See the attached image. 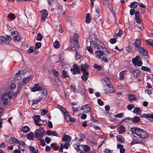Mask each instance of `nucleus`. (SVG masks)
Instances as JSON below:
<instances>
[{"label":"nucleus","mask_w":153,"mask_h":153,"mask_svg":"<svg viewBox=\"0 0 153 153\" xmlns=\"http://www.w3.org/2000/svg\"><path fill=\"white\" fill-rule=\"evenodd\" d=\"M131 131L133 134L143 139H146L148 137V134L146 131L137 127L131 128Z\"/></svg>","instance_id":"nucleus-1"},{"label":"nucleus","mask_w":153,"mask_h":153,"mask_svg":"<svg viewBox=\"0 0 153 153\" xmlns=\"http://www.w3.org/2000/svg\"><path fill=\"white\" fill-rule=\"evenodd\" d=\"M11 92H8L5 93L2 97L1 101L4 105H7L10 102L12 98V94Z\"/></svg>","instance_id":"nucleus-2"},{"label":"nucleus","mask_w":153,"mask_h":153,"mask_svg":"<svg viewBox=\"0 0 153 153\" xmlns=\"http://www.w3.org/2000/svg\"><path fill=\"white\" fill-rule=\"evenodd\" d=\"M44 133V129L43 127H41L39 129H36L35 132V136L37 140L41 138Z\"/></svg>","instance_id":"nucleus-3"},{"label":"nucleus","mask_w":153,"mask_h":153,"mask_svg":"<svg viewBox=\"0 0 153 153\" xmlns=\"http://www.w3.org/2000/svg\"><path fill=\"white\" fill-rule=\"evenodd\" d=\"M132 61L134 65H135L136 62H137V65L138 67L141 66L143 65V62L141 61V59L139 56H137L135 58H133Z\"/></svg>","instance_id":"nucleus-4"},{"label":"nucleus","mask_w":153,"mask_h":153,"mask_svg":"<svg viewBox=\"0 0 153 153\" xmlns=\"http://www.w3.org/2000/svg\"><path fill=\"white\" fill-rule=\"evenodd\" d=\"M11 33L14 40L17 41H19L20 39V35L17 31H11Z\"/></svg>","instance_id":"nucleus-5"},{"label":"nucleus","mask_w":153,"mask_h":153,"mask_svg":"<svg viewBox=\"0 0 153 153\" xmlns=\"http://www.w3.org/2000/svg\"><path fill=\"white\" fill-rule=\"evenodd\" d=\"M33 118L34 123L36 126H41V124L39 123V122L41 120L39 115H35L33 116Z\"/></svg>","instance_id":"nucleus-6"},{"label":"nucleus","mask_w":153,"mask_h":153,"mask_svg":"<svg viewBox=\"0 0 153 153\" xmlns=\"http://www.w3.org/2000/svg\"><path fill=\"white\" fill-rule=\"evenodd\" d=\"M40 12L42 13L41 17V20L42 22H45V19L46 18L48 15V13L47 11L45 10H43Z\"/></svg>","instance_id":"nucleus-7"},{"label":"nucleus","mask_w":153,"mask_h":153,"mask_svg":"<svg viewBox=\"0 0 153 153\" xmlns=\"http://www.w3.org/2000/svg\"><path fill=\"white\" fill-rule=\"evenodd\" d=\"M114 91V89L111 85L107 84V86L105 91L108 94H111L113 93Z\"/></svg>","instance_id":"nucleus-8"},{"label":"nucleus","mask_w":153,"mask_h":153,"mask_svg":"<svg viewBox=\"0 0 153 153\" xmlns=\"http://www.w3.org/2000/svg\"><path fill=\"white\" fill-rule=\"evenodd\" d=\"M62 140L65 142V143H69L71 140V137L68 135H65L62 139Z\"/></svg>","instance_id":"nucleus-9"},{"label":"nucleus","mask_w":153,"mask_h":153,"mask_svg":"<svg viewBox=\"0 0 153 153\" xmlns=\"http://www.w3.org/2000/svg\"><path fill=\"white\" fill-rule=\"evenodd\" d=\"M42 90V87L39 86V83L35 84L33 88L31 89V91L35 92L37 91H40Z\"/></svg>","instance_id":"nucleus-10"},{"label":"nucleus","mask_w":153,"mask_h":153,"mask_svg":"<svg viewBox=\"0 0 153 153\" xmlns=\"http://www.w3.org/2000/svg\"><path fill=\"white\" fill-rule=\"evenodd\" d=\"M80 67L81 68V70L82 72L87 71V70H88V68H90L89 65L87 64H85L84 65H81Z\"/></svg>","instance_id":"nucleus-11"},{"label":"nucleus","mask_w":153,"mask_h":153,"mask_svg":"<svg viewBox=\"0 0 153 153\" xmlns=\"http://www.w3.org/2000/svg\"><path fill=\"white\" fill-rule=\"evenodd\" d=\"M95 53L96 54L97 58L99 59L103 55L105 54L104 52L100 50L96 51L95 52Z\"/></svg>","instance_id":"nucleus-12"},{"label":"nucleus","mask_w":153,"mask_h":153,"mask_svg":"<svg viewBox=\"0 0 153 153\" xmlns=\"http://www.w3.org/2000/svg\"><path fill=\"white\" fill-rule=\"evenodd\" d=\"M91 46L93 48H97L98 50H99L101 47L100 45H98L96 42L95 41H91L90 42Z\"/></svg>","instance_id":"nucleus-13"},{"label":"nucleus","mask_w":153,"mask_h":153,"mask_svg":"<svg viewBox=\"0 0 153 153\" xmlns=\"http://www.w3.org/2000/svg\"><path fill=\"white\" fill-rule=\"evenodd\" d=\"M69 113H68L67 115H64V118L67 122H74L75 120L73 118H71V116L69 115Z\"/></svg>","instance_id":"nucleus-14"},{"label":"nucleus","mask_w":153,"mask_h":153,"mask_svg":"<svg viewBox=\"0 0 153 153\" xmlns=\"http://www.w3.org/2000/svg\"><path fill=\"white\" fill-rule=\"evenodd\" d=\"M100 10L99 8H96V11L93 14L95 20L97 19L98 17L100 16Z\"/></svg>","instance_id":"nucleus-15"},{"label":"nucleus","mask_w":153,"mask_h":153,"mask_svg":"<svg viewBox=\"0 0 153 153\" xmlns=\"http://www.w3.org/2000/svg\"><path fill=\"white\" fill-rule=\"evenodd\" d=\"M78 38L79 36L78 34L77 33H74V35L73 43L76 44V46H77L78 45V42L77 41L78 39Z\"/></svg>","instance_id":"nucleus-16"},{"label":"nucleus","mask_w":153,"mask_h":153,"mask_svg":"<svg viewBox=\"0 0 153 153\" xmlns=\"http://www.w3.org/2000/svg\"><path fill=\"white\" fill-rule=\"evenodd\" d=\"M138 50L141 54L146 56L148 53L147 51L142 47H140Z\"/></svg>","instance_id":"nucleus-17"},{"label":"nucleus","mask_w":153,"mask_h":153,"mask_svg":"<svg viewBox=\"0 0 153 153\" xmlns=\"http://www.w3.org/2000/svg\"><path fill=\"white\" fill-rule=\"evenodd\" d=\"M46 134L48 136L52 135L53 136H58V134L56 133V131H52L49 130H48L46 131Z\"/></svg>","instance_id":"nucleus-18"},{"label":"nucleus","mask_w":153,"mask_h":153,"mask_svg":"<svg viewBox=\"0 0 153 153\" xmlns=\"http://www.w3.org/2000/svg\"><path fill=\"white\" fill-rule=\"evenodd\" d=\"M140 70L136 69L132 72V74L134 78H137L140 75Z\"/></svg>","instance_id":"nucleus-19"},{"label":"nucleus","mask_w":153,"mask_h":153,"mask_svg":"<svg viewBox=\"0 0 153 153\" xmlns=\"http://www.w3.org/2000/svg\"><path fill=\"white\" fill-rule=\"evenodd\" d=\"M81 109L82 110H84V113H87L88 112L90 111V108L87 106V105H85L81 108Z\"/></svg>","instance_id":"nucleus-20"},{"label":"nucleus","mask_w":153,"mask_h":153,"mask_svg":"<svg viewBox=\"0 0 153 153\" xmlns=\"http://www.w3.org/2000/svg\"><path fill=\"white\" fill-rule=\"evenodd\" d=\"M11 140L13 143H25L22 140L18 141V140L14 137H12L11 138Z\"/></svg>","instance_id":"nucleus-21"},{"label":"nucleus","mask_w":153,"mask_h":153,"mask_svg":"<svg viewBox=\"0 0 153 153\" xmlns=\"http://www.w3.org/2000/svg\"><path fill=\"white\" fill-rule=\"evenodd\" d=\"M83 73L82 76V78L83 80L86 81L87 80L88 76V71H85Z\"/></svg>","instance_id":"nucleus-22"},{"label":"nucleus","mask_w":153,"mask_h":153,"mask_svg":"<svg viewBox=\"0 0 153 153\" xmlns=\"http://www.w3.org/2000/svg\"><path fill=\"white\" fill-rule=\"evenodd\" d=\"M139 5L140 7V10L141 12L144 13L146 12V6L142 3H139Z\"/></svg>","instance_id":"nucleus-23"},{"label":"nucleus","mask_w":153,"mask_h":153,"mask_svg":"<svg viewBox=\"0 0 153 153\" xmlns=\"http://www.w3.org/2000/svg\"><path fill=\"white\" fill-rule=\"evenodd\" d=\"M131 120L132 122L134 123H136L139 122L140 120V118L139 117L136 116L133 118H132Z\"/></svg>","instance_id":"nucleus-24"},{"label":"nucleus","mask_w":153,"mask_h":153,"mask_svg":"<svg viewBox=\"0 0 153 153\" xmlns=\"http://www.w3.org/2000/svg\"><path fill=\"white\" fill-rule=\"evenodd\" d=\"M117 147L118 149H120V153H124L125 151V149L123 148V146L121 144H118Z\"/></svg>","instance_id":"nucleus-25"},{"label":"nucleus","mask_w":153,"mask_h":153,"mask_svg":"<svg viewBox=\"0 0 153 153\" xmlns=\"http://www.w3.org/2000/svg\"><path fill=\"white\" fill-rule=\"evenodd\" d=\"M129 100L130 101H132L134 100L137 98L136 95L134 94H128Z\"/></svg>","instance_id":"nucleus-26"},{"label":"nucleus","mask_w":153,"mask_h":153,"mask_svg":"<svg viewBox=\"0 0 153 153\" xmlns=\"http://www.w3.org/2000/svg\"><path fill=\"white\" fill-rule=\"evenodd\" d=\"M30 76H28L26 77H25V78H24L23 80V82L21 83H20V85H22L23 84V83L24 84H26L30 80Z\"/></svg>","instance_id":"nucleus-27"},{"label":"nucleus","mask_w":153,"mask_h":153,"mask_svg":"<svg viewBox=\"0 0 153 153\" xmlns=\"http://www.w3.org/2000/svg\"><path fill=\"white\" fill-rule=\"evenodd\" d=\"M62 77L64 78H69V76L68 75V72L65 71L63 70L62 71Z\"/></svg>","instance_id":"nucleus-28"},{"label":"nucleus","mask_w":153,"mask_h":153,"mask_svg":"<svg viewBox=\"0 0 153 153\" xmlns=\"http://www.w3.org/2000/svg\"><path fill=\"white\" fill-rule=\"evenodd\" d=\"M118 141L121 143L124 142L125 139L123 137L121 136H118L116 137Z\"/></svg>","instance_id":"nucleus-29"},{"label":"nucleus","mask_w":153,"mask_h":153,"mask_svg":"<svg viewBox=\"0 0 153 153\" xmlns=\"http://www.w3.org/2000/svg\"><path fill=\"white\" fill-rule=\"evenodd\" d=\"M126 71L123 70L120 72L119 74V79L120 80H123L124 78V75L125 74L126 72Z\"/></svg>","instance_id":"nucleus-30"},{"label":"nucleus","mask_w":153,"mask_h":153,"mask_svg":"<svg viewBox=\"0 0 153 153\" xmlns=\"http://www.w3.org/2000/svg\"><path fill=\"white\" fill-rule=\"evenodd\" d=\"M26 72L25 70H21L19 71L15 75L16 77H18L17 76L20 75V76H21L22 74L24 75Z\"/></svg>","instance_id":"nucleus-31"},{"label":"nucleus","mask_w":153,"mask_h":153,"mask_svg":"<svg viewBox=\"0 0 153 153\" xmlns=\"http://www.w3.org/2000/svg\"><path fill=\"white\" fill-rule=\"evenodd\" d=\"M73 67L75 71H76V73L78 74H79L80 72V68L76 64H74L73 65Z\"/></svg>","instance_id":"nucleus-32"},{"label":"nucleus","mask_w":153,"mask_h":153,"mask_svg":"<svg viewBox=\"0 0 153 153\" xmlns=\"http://www.w3.org/2000/svg\"><path fill=\"white\" fill-rule=\"evenodd\" d=\"M138 3L136 1H134L131 3L130 5V7L133 9L137 7L138 6Z\"/></svg>","instance_id":"nucleus-33"},{"label":"nucleus","mask_w":153,"mask_h":153,"mask_svg":"<svg viewBox=\"0 0 153 153\" xmlns=\"http://www.w3.org/2000/svg\"><path fill=\"white\" fill-rule=\"evenodd\" d=\"M42 100V97L39 98L38 99L36 100H32V105L37 104L38 102H40Z\"/></svg>","instance_id":"nucleus-34"},{"label":"nucleus","mask_w":153,"mask_h":153,"mask_svg":"<svg viewBox=\"0 0 153 153\" xmlns=\"http://www.w3.org/2000/svg\"><path fill=\"white\" fill-rule=\"evenodd\" d=\"M60 109L62 113L64 115H68V112L66 111L65 108L62 107H60Z\"/></svg>","instance_id":"nucleus-35"},{"label":"nucleus","mask_w":153,"mask_h":153,"mask_svg":"<svg viewBox=\"0 0 153 153\" xmlns=\"http://www.w3.org/2000/svg\"><path fill=\"white\" fill-rule=\"evenodd\" d=\"M27 137L28 139L31 140L33 139L34 137V134L33 133L31 132L27 135Z\"/></svg>","instance_id":"nucleus-36"},{"label":"nucleus","mask_w":153,"mask_h":153,"mask_svg":"<svg viewBox=\"0 0 153 153\" xmlns=\"http://www.w3.org/2000/svg\"><path fill=\"white\" fill-rule=\"evenodd\" d=\"M140 40L137 39L134 43V46L136 47H138L141 45Z\"/></svg>","instance_id":"nucleus-37"},{"label":"nucleus","mask_w":153,"mask_h":153,"mask_svg":"<svg viewBox=\"0 0 153 153\" xmlns=\"http://www.w3.org/2000/svg\"><path fill=\"white\" fill-rule=\"evenodd\" d=\"M133 112L134 113H137L140 114L141 113V109L139 107H136L134 108Z\"/></svg>","instance_id":"nucleus-38"},{"label":"nucleus","mask_w":153,"mask_h":153,"mask_svg":"<svg viewBox=\"0 0 153 153\" xmlns=\"http://www.w3.org/2000/svg\"><path fill=\"white\" fill-rule=\"evenodd\" d=\"M83 145H77L76 144V146H75V148L76 150H78L79 151H81L82 149H83Z\"/></svg>","instance_id":"nucleus-39"},{"label":"nucleus","mask_w":153,"mask_h":153,"mask_svg":"<svg viewBox=\"0 0 153 153\" xmlns=\"http://www.w3.org/2000/svg\"><path fill=\"white\" fill-rule=\"evenodd\" d=\"M22 131L25 133H27L30 131L29 128L28 126H25L22 128Z\"/></svg>","instance_id":"nucleus-40"},{"label":"nucleus","mask_w":153,"mask_h":153,"mask_svg":"<svg viewBox=\"0 0 153 153\" xmlns=\"http://www.w3.org/2000/svg\"><path fill=\"white\" fill-rule=\"evenodd\" d=\"M91 20V18L89 13H87L86 16L85 22L87 23H89L90 22Z\"/></svg>","instance_id":"nucleus-41"},{"label":"nucleus","mask_w":153,"mask_h":153,"mask_svg":"<svg viewBox=\"0 0 153 153\" xmlns=\"http://www.w3.org/2000/svg\"><path fill=\"white\" fill-rule=\"evenodd\" d=\"M151 114H141L140 115V117L142 118H143L145 117V118L147 119L149 118L150 120L151 116Z\"/></svg>","instance_id":"nucleus-42"},{"label":"nucleus","mask_w":153,"mask_h":153,"mask_svg":"<svg viewBox=\"0 0 153 153\" xmlns=\"http://www.w3.org/2000/svg\"><path fill=\"white\" fill-rule=\"evenodd\" d=\"M51 72L53 74V76L56 77L59 75V72L54 69L52 70Z\"/></svg>","instance_id":"nucleus-43"},{"label":"nucleus","mask_w":153,"mask_h":153,"mask_svg":"<svg viewBox=\"0 0 153 153\" xmlns=\"http://www.w3.org/2000/svg\"><path fill=\"white\" fill-rule=\"evenodd\" d=\"M120 130L119 131L120 134L122 133L125 131V129L124 126H121L120 127Z\"/></svg>","instance_id":"nucleus-44"},{"label":"nucleus","mask_w":153,"mask_h":153,"mask_svg":"<svg viewBox=\"0 0 153 153\" xmlns=\"http://www.w3.org/2000/svg\"><path fill=\"white\" fill-rule=\"evenodd\" d=\"M141 69L143 71H146L150 72L151 71L150 69L149 68L145 66H142Z\"/></svg>","instance_id":"nucleus-45"},{"label":"nucleus","mask_w":153,"mask_h":153,"mask_svg":"<svg viewBox=\"0 0 153 153\" xmlns=\"http://www.w3.org/2000/svg\"><path fill=\"white\" fill-rule=\"evenodd\" d=\"M70 87L71 88V90L73 91V92L74 93H77V91L76 89V87L73 85V84H72L70 86Z\"/></svg>","instance_id":"nucleus-46"},{"label":"nucleus","mask_w":153,"mask_h":153,"mask_svg":"<svg viewBox=\"0 0 153 153\" xmlns=\"http://www.w3.org/2000/svg\"><path fill=\"white\" fill-rule=\"evenodd\" d=\"M146 42L147 44L153 47V40L152 39H149L146 40Z\"/></svg>","instance_id":"nucleus-47"},{"label":"nucleus","mask_w":153,"mask_h":153,"mask_svg":"<svg viewBox=\"0 0 153 153\" xmlns=\"http://www.w3.org/2000/svg\"><path fill=\"white\" fill-rule=\"evenodd\" d=\"M100 47H101V48L102 50L105 49L106 52H108V53H110L108 50L104 47L105 46L104 45L103 43H101L100 44Z\"/></svg>","instance_id":"nucleus-48"},{"label":"nucleus","mask_w":153,"mask_h":153,"mask_svg":"<svg viewBox=\"0 0 153 153\" xmlns=\"http://www.w3.org/2000/svg\"><path fill=\"white\" fill-rule=\"evenodd\" d=\"M8 18H10L11 20H13L16 18L15 15L12 13H10L7 16Z\"/></svg>","instance_id":"nucleus-49"},{"label":"nucleus","mask_w":153,"mask_h":153,"mask_svg":"<svg viewBox=\"0 0 153 153\" xmlns=\"http://www.w3.org/2000/svg\"><path fill=\"white\" fill-rule=\"evenodd\" d=\"M42 44L41 42H37L36 43L35 45V49H38L40 48Z\"/></svg>","instance_id":"nucleus-50"},{"label":"nucleus","mask_w":153,"mask_h":153,"mask_svg":"<svg viewBox=\"0 0 153 153\" xmlns=\"http://www.w3.org/2000/svg\"><path fill=\"white\" fill-rule=\"evenodd\" d=\"M83 149L85 151L88 152L90 150V147L87 145H83Z\"/></svg>","instance_id":"nucleus-51"},{"label":"nucleus","mask_w":153,"mask_h":153,"mask_svg":"<svg viewBox=\"0 0 153 153\" xmlns=\"http://www.w3.org/2000/svg\"><path fill=\"white\" fill-rule=\"evenodd\" d=\"M53 45L54 47L57 48H59L60 46L59 43L57 41H55Z\"/></svg>","instance_id":"nucleus-52"},{"label":"nucleus","mask_w":153,"mask_h":153,"mask_svg":"<svg viewBox=\"0 0 153 153\" xmlns=\"http://www.w3.org/2000/svg\"><path fill=\"white\" fill-rule=\"evenodd\" d=\"M134 107V105L133 104H129L127 106V109L129 110H131Z\"/></svg>","instance_id":"nucleus-53"},{"label":"nucleus","mask_w":153,"mask_h":153,"mask_svg":"<svg viewBox=\"0 0 153 153\" xmlns=\"http://www.w3.org/2000/svg\"><path fill=\"white\" fill-rule=\"evenodd\" d=\"M94 67L99 71L101 70L102 69V67L96 64H94Z\"/></svg>","instance_id":"nucleus-54"},{"label":"nucleus","mask_w":153,"mask_h":153,"mask_svg":"<svg viewBox=\"0 0 153 153\" xmlns=\"http://www.w3.org/2000/svg\"><path fill=\"white\" fill-rule=\"evenodd\" d=\"M136 26L141 30H143V25L141 24V23H137V24H136Z\"/></svg>","instance_id":"nucleus-55"},{"label":"nucleus","mask_w":153,"mask_h":153,"mask_svg":"<svg viewBox=\"0 0 153 153\" xmlns=\"http://www.w3.org/2000/svg\"><path fill=\"white\" fill-rule=\"evenodd\" d=\"M42 38V36L39 33L37 36L36 39L37 40L41 41Z\"/></svg>","instance_id":"nucleus-56"},{"label":"nucleus","mask_w":153,"mask_h":153,"mask_svg":"<svg viewBox=\"0 0 153 153\" xmlns=\"http://www.w3.org/2000/svg\"><path fill=\"white\" fill-rule=\"evenodd\" d=\"M48 112V111L47 110L43 109L42 111V112L41 113V115L42 116L44 115Z\"/></svg>","instance_id":"nucleus-57"},{"label":"nucleus","mask_w":153,"mask_h":153,"mask_svg":"<svg viewBox=\"0 0 153 153\" xmlns=\"http://www.w3.org/2000/svg\"><path fill=\"white\" fill-rule=\"evenodd\" d=\"M135 19L137 22L139 23L142 22V21L140 18V16H135Z\"/></svg>","instance_id":"nucleus-58"},{"label":"nucleus","mask_w":153,"mask_h":153,"mask_svg":"<svg viewBox=\"0 0 153 153\" xmlns=\"http://www.w3.org/2000/svg\"><path fill=\"white\" fill-rule=\"evenodd\" d=\"M98 103L100 105H102L104 104L103 102L100 99H98L97 100Z\"/></svg>","instance_id":"nucleus-59"},{"label":"nucleus","mask_w":153,"mask_h":153,"mask_svg":"<svg viewBox=\"0 0 153 153\" xmlns=\"http://www.w3.org/2000/svg\"><path fill=\"white\" fill-rule=\"evenodd\" d=\"M123 113H121L116 114L114 116V117H117L122 118L123 116Z\"/></svg>","instance_id":"nucleus-60"},{"label":"nucleus","mask_w":153,"mask_h":153,"mask_svg":"<svg viewBox=\"0 0 153 153\" xmlns=\"http://www.w3.org/2000/svg\"><path fill=\"white\" fill-rule=\"evenodd\" d=\"M33 47L31 46L29 48V50L27 51L28 53H30L33 52Z\"/></svg>","instance_id":"nucleus-61"},{"label":"nucleus","mask_w":153,"mask_h":153,"mask_svg":"<svg viewBox=\"0 0 153 153\" xmlns=\"http://www.w3.org/2000/svg\"><path fill=\"white\" fill-rule=\"evenodd\" d=\"M10 87L12 89H14L16 88V85L13 83H11Z\"/></svg>","instance_id":"nucleus-62"},{"label":"nucleus","mask_w":153,"mask_h":153,"mask_svg":"<svg viewBox=\"0 0 153 153\" xmlns=\"http://www.w3.org/2000/svg\"><path fill=\"white\" fill-rule=\"evenodd\" d=\"M51 140V139L48 137H47L45 138V140L47 143H49L50 142Z\"/></svg>","instance_id":"nucleus-63"},{"label":"nucleus","mask_w":153,"mask_h":153,"mask_svg":"<svg viewBox=\"0 0 153 153\" xmlns=\"http://www.w3.org/2000/svg\"><path fill=\"white\" fill-rule=\"evenodd\" d=\"M87 49L91 53H93V51L91 47L89 46H87Z\"/></svg>","instance_id":"nucleus-64"}]
</instances>
